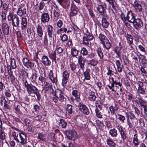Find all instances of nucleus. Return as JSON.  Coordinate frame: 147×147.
<instances>
[{
  "label": "nucleus",
  "mask_w": 147,
  "mask_h": 147,
  "mask_svg": "<svg viewBox=\"0 0 147 147\" xmlns=\"http://www.w3.org/2000/svg\"><path fill=\"white\" fill-rule=\"evenodd\" d=\"M24 84L28 95L32 97L34 96L36 92L38 91L37 88L31 83H28L26 80H25V82H24Z\"/></svg>",
  "instance_id": "obj_1"
},
{
  "label": "nucleus",
  "mask_w": 147,
  "mask_h": 147,
  "mask_svg": "<svg viewBox=\"0 0 147 147\" xmlns=\"http://www.w3.org/2000/svg\"><path fill=\"white\" fill-rule=\"evenodd\" d=\"M8 21H11L13 27H17L19 24V20L18 16L16 14L9 13L7 17Z\"/></svg>",
  "instance_id": "obj_2"
},
{
  "label": "nucleus",
  "mask_w": 147,
  "mask_h": 147,
  "mask_svg": "<svg viewBox=\"0 0 147 147\" xmlns=\"http://www.w3.org/2000/svg\"><path fill=\"white\" fill-rule=\"evenodd\" d=\"M64 97L63 93L62 90L57 89L55 91V94H53V100L55 102H58V99L59 100H61L64 99Z\"/></svg>",
  "instance_id": "obj_3"
},
{
  "label": "nucleus",
  "mask_w": 147,
  "mask_h": 147,
  "mask_svg": "<svg viewBox=\"0 0 147 147\" xmlns=\"http://www.w3.org/2000/svg\"><path fill=\"white\" fill-rule=\"evenodd\" d=\"M13 137L14 139L18 142H20L21 144L24 145L26 144L27 141V139L26 135L24 133H20L19 134L18 139L16 137V135H13Z\"/></svg>",
  "instance_id": "obj_4"
},
{
  "label": "nucleus",
  "mask_w": 147,
  "mask_h": 147,
  "mask_svg": "<svg viewBox=\"0 0 147 147\" xmlns=\"http://www.w3.org/2000/svg\"><path fill=\"white\" fill-rule=\"evenodd\" d=\"M67 138L70 140H74L76 138V132L74 130H68L64 131Z\"/></svg>",
  "instance_id": "obj_5"
},
{
  "label": "nucleus",
  "mask_w": 147,
  "mask_h": 147,
  "mask_svg": "<svg viewBox=\"0 0 147 147\" xmlns=\"http://www.w3.org/2000/svg\"><path fill=\"white\" fill-rule=\"evenodd\" d=\"M62 82L61 84L63 87L66 86L69 78V73L68 71L65 70L62 74Z\"/></svg>",
  "instance_id": "obj_6"
},
{
  "label": "nucleus",
  "mask_w": 147,
  "mask_h": 147,
  "mask_svg": "<svg viewBox=\"0 0 147 147\" xmlns=\"http://www.w3.org/2000/svg\"><path fill=\"white\" fill-rule=\"evenodd\" d=\"M72 94L73 96H74L75 98H74L73 97H71L70 98V100L72 102H74L75 99H76L78 102H79L80 101V93L77 90H73L72 91Z\"/></svg>",
  "instance_id": "obj_7"
},
{
  "label": "nucleus",
  "mask_w": 147,
  "mask_h": 147,
  "mask_svg": "<svg viewBox=\"0 0 147 147\" xmlns=\"http://www.w3.org/2000/svg\"><path fill=\"white\" fill-rule=\"evenodd\" d=\"M118 109V107L116 104H115L113 105H112L109 107V109L112 116L111 117V119L114 120L115 118L117 117V115L115 114V111H117Z\"/></svg>",
  "instance_id": "obj_8"
},
{
  "label": "nucleus",
  "mask_w": 147,
  "mask_h": 147,
  "mask_svg": "<svg viewBox=\"0 0 147 147\" xmlns=\"http://www.w3.org/2000/svg\"><path fill=\"white\" fill-rule=\"evenodd\" d=\"M132 23L134 28L138 30L143 26L142 22L140 19H136Z\"/></svg>",
  "instance_id": "obj_9"
},
{
  "label": "nucleus",
  "mask_w": 147,
  "mask_h": 147,
  "mask_svg": "<svg viewBox=\"0 0 147 147\" xmlns=\"http://www.w3.org/2000/svg\"><path fill=\"white\" fill-rule=\"evenodd\" d=\"M136 84L138 85V91L141 94H145V90L143 87L144 86L143 83L141 81H138Z\"/></svg>",
  "instance_id": "obj_10"
},
{
  "label": "nucleus",
  "mask_w": 147,
  "mask_h": 147,
  "mask_svg": "<svg viewBox=\"0 0 147 147\" xmlns=\"http://www.w3.org/2000/svg\"><path fill=\"white\" fill-rule=\"evenodd\" d=\"M49 78L53 83L57 82V75L56 74H54L52 70H51L49 73Z\"/></svg>",
  "instance_id": "obj_11"
},
{
  "label": "nucleus",
  "mask_w": 147,
  "mask_h": 147,
  "mask_svg": "<svg viewBox=\"0 0 147 147\" xmlns=\"http://www.w3.org/2000/svg\"><path fill=\"white\" fill-rule=\"evenodd\" d=\"M24 65L27 68H31L34 66V64L27 58H24L22 59Z\"/></svg>",
  "instance_id": "obj_12"
},
{
  "label": "nucleus",
  "mask_w": 147,
  "mask_h": 147,
  "mask_svg": "<svg viewBox=\"0 0 147 147\" xmlns=\"http://www.w3.org/2000/svg\"><path fill=\"white\" fill-rule=\"evenodd\" d=\"M136 19L132 12L131 11H128L127 14V20L133 23Z\"/></svg>",
  "instance_id": "obj_13"
},
{
  "label": "nucleus",
  "mask_w": 147,
  "mask_h": 147,
  "mask_svg": "<svg viewBox=\"0 0 147 147\" xmlns=\"http://www.w3.org/2000/svg\"><path fill=\"white\" fill-rule=\"evenodd\" d=\"M119 46L116 47L114 49V51L116 53V55L119 58L121 57V50L123 48L122 46L121 45V43L119 42Z\"/></svg>",
  "instance_id": "obj_14"
},
{
  "label": "nucleus",
  "mask_w": 147,
  "mask_h": 147,
  "mask_svg": "<svg viewBox=\"0 0 147 147\" xmlns=\"http://www.w3.org/2000/svg\"><path fill=\"white\" fill-rule=\"evenodd\" d=\"M27 22L26 18L22 17L21 19L20 27L21 30H23L26 29L27 27Z\"/></svg>",
  "instance_id": "obj_15"
},
{
  "label": "nucleus",
  "mask_w": 147,
  "mask_h": 147,
  "mask_svg": "<svg viewBox=\"0 0 147 147\" xmlns=\"http://www.w3.org/2000/svg\"><path fill=\"white\" fill-rule=\"evenodd\" d=\"M78 63L80 66V67L83 70L84 69V65L85 60L81 55L78 56Z\"/></svg>",
  "instance_id": "obj_16"
},
{
  "label": "nucleus",
  "mask_w": 147,
  "mask_h": 147,
  "mask_svg": "<svg viewBox=\"0 0 147 147\" xmlns=\"http://www.w3.org/2000/svg\"><path fill=\"white\" fill-rule=\"evenodd\" d=\"M78 106L80 107V109L81 111L83 113L86 115H88L89 113L88 109L85 105H83L81 103H79Z\"/></svg>",
  "instance_id": "obj_17"
},
{
  "label": "nucleus",
  "mask_w": 147,
  "mask_h": 147,
  "mask_svg": "<svg viewBox=\"0 0 147 147\" xmlns=\"http://www.w3.org/2000/svg\"><path fill=\"white\" fill-rule=\"evenodd\" d=\"M78 11V9L74 4H72L71 9V12L69 15L70 16H73L76 15Z\"/></svg>",
  "instance_id": "obj_18"
},
{
  "label": "nucleus",
  "mask_w": 147,
  "mask_h": 147,
  "mask_svg": "<svg viewBox=\"0 0 147 147\" xmlns=\"http://www.w3.org/2000/svg\"><path fill=\"white\" fill-rule=\"evenodd\" d=\"M41 21L43 23L48 22L49 20L50 17L47 13H42L41 16Z\"/></svg>",
  "instance_id": "obj_19"
},
{
  "label": "nucleus",
  "mask_w": 147,
  "mask_h": 147,
  "mask_svg": "<svg viewBox=\"0 0 147 147\" xmlns=\"http://www.w3.org/2000/svg\"><path fill=\"white\" fill-rule=\"evenodd\" d=\"M2 24V30L4 35H7L9 33V28L8 25L5 23L3 21Z\"/></svg>",
  "instance_id": "obj_20"
},
{
  "label": "nucleus",
  "mask_w": 147,
  "mask_h": 147,
  "mask_svg": "<svg viewBox=\"0 0 147 147\" xmlns=\"http://www.w3.org/2000/svg\"><path fill=\"white\" fill-rule=\"evenodd\" d=\"M41 61L44 64L47 66L49 65L51 63V61L45 55H44L42 57Z\"/></svg>",
  "instance_id": "obj_21"
},
{
  "label": "nucleus",
  "mask_w": 147,
  "mask_h": 147,
  "mask_svg": "<svg viewBox=\"0 0 147 147\" xmlns=\"http://www.w3.org/2000/svg\"><path fill=\"white\" fill-rule=\"evenodd\" d=\"M26 8L22 9L19 7L17 11V14L20 16H22L26 14Z\"/></svg>",
  "instance_id": "obj_22"
},
{
  "label": "nucleus",
  "mask_w": 147,
  "mask_h": 147,
  "mask_svg": "<svg viewBox=\"0 0 147 147\" xmlns=\"http://www.w3.org/2000/svg\"><path fill=\"white\" fill-rule=\"evenodd\" d=\"M103 17L102 20V25L105 28H107L108 27L109 23L107 20V17Z\"/></svg>",
  "instance_id": "obj_23"
},
{
  "label": "nucleus",
  "mask_w": 147,
  "mask_h": 147,
  "mask_svg": "<svg viewBox=\"0 0 147 147\" xmlns=\"http://www.w3.org/2000/svg\"><path fill=\"white\" fill-rule=\"evenodd\" d=\"M97 9L101 15L103 16H105L104 13L105 8L102 5H99L97 7Z\"/></svg>",
  "instance_id": "obj_24"
},
{
  "label": "nucleus",
  "mask_w": 147,
  "mask_h": 147,
  "mask_svg": "<svg viewBox=\"0 0 147 147\" xmlns=\"http://www.w3.org/2000/svg\"><path fill=\"white\" fill-rule=\"evenodd\" d=\"M47 79L41 76H40L38 78V82L42 86H43L46 82Z\"/></svg>",
  "instance_id": "obj_25"
},
{
  "label": "nucleus",
  "mask_w": 147,
  "mask_h": 147,
  "mask_svg": "<svg viewBox=\"0 0 147 147\" xmlns=\"http://www.w3.org/2000/svg\"><path fill=\"white\" fill-rule=\"evenodd\" d=\"M37 31L38 35L40 37H41L43 34L42 27L40 25L38 24L37 28Z\"/></svg>",
  "instance_id": "obj_26"
},
{
  "label": "nucleus",
  "mask_w": 147,
  "mask_h": 147,
  "mask_svg": "<svg viewBox=\"0 0 147 147\" xmlns=\"http://www.w3.org/2000/svg\"><path fill=\"white\" fill-rule=\"evenodd\" d=\"M59 125L60 126L63 128H66L67 125V122L63 119H61L59 120Z\"/></svg>",
  "instance_id": "obj_27"
},
{
  "label": "nucleus",
  "mask_w": 147,
  "mask_h": 147,
  "mask_svg": "<svg viewBox=\"0 0 147 147\" xmlns=\"http://www.w3.org/2000/svg\"><path fill=\"white\" fill-rule=\"evenodd\" d=\"M90 70L89 69H87L86 71L84 72V81L85 79L87 80H89L90 78Z\"/></svg>",
  "instance_id": "obj_28"
},
{
  "label": "nucleus",
  "mask_w": 147,
  "mask_h": 147,
  "mask_svg": "<svg viewBox=\"0 0 147 147\" xmlns=\"http://www.w3.org/2000/svg\"><path fill=\"white\" fill-rule=\"evenodd\" d=\"M102 43L104 47L107 50L109 49L111 47V45L108 40L105 41H103Z\"/></svg>",
  "instance_id": "obj_29"
},
{
  "label": "nucleus",
  "mask_w": 147,
  "mask_h": 147,
  "mask_svg": "<svg viewBox=\"0 0 147 147\" xmlns=\"http://www.w3.org/2000/svg\"><path fill=\"white\" fill-rule=\"evenodd\" d=\"M109 134L112 137H116L117 135V131L116 129L113 128L109 131Z\"/></svg>",
  "instance_id": "obj_30"
},
{
  "label": "nucleus",
  "mask_w": 147,
  "mask_h": 147,
  "mask_svg": "<svg viewBox=\"0 0 147 147\" xmlns=\"http://www.w3.org/2000/svg\"><path fill=\"white\" fill-rule=\"evenodd\" d=\"M88 97L90 100L94 101L95 100L96 97L95 93L94 92L91 91L89 92Z\"/></svg>",
  "instance_id": "obj_31"
},
{
  "label": "nucleus",
  "mask_w": 147,
  "mask_h": 147,
  "mask_svg": "<svg viewBox=\"0 0 147 147\" xmlns=\"http://www.w3.org/2000/svg\"><path fill=\"white\" fill-rule=\"evenodd\" d=\"M96 51L98 56L100 59H102L103 58V55L102 51L100 47H98L96 49Z\"/></svg>",
  "instance_id": "obj_32"
},
{
  "label": "nucleus",
  "mask_w": 147,
  "mask_h": 147,
  "mask_svg": "<svg viewBox=\"0 0 147 147\" xmlns=\"http://www.w3.org/2000/svg\"><path fill=\"white\" fill-rule=\"evenodd\" d=\"M71 52L73 57H76L78 55L79 51L77 50L75 47H74L71 49Z\"/></svg>",
  "instance_id": "obj_33"
},
{
  "label": "nucleus",
  "mask_w": 147,
  "mask_h": 147,
  "mask_svg": "<svg viewBox=\"0 0 147 147\" xmlns=\"http://www.w3.org/2000/svg\"><path fill=\"white\" fill-rule=\"evenodd\" d=\"M127 43L129 44V46H131L133 44V38L130 35L127 34Z\"/></svg>",
  "instance_id": "obj_34"
},
{
  "label": "nucleus",
  "mask_w": 147,
  "mask_h": 147,
  "mask_svg": "<svg viewBox=\"0 0 147 147\" xmlns=\"http://www.w3.org/2000/svg\"><path fill=\"white\" fill-rule=\"evenodd\" d=\"M116 64L117 67L118 71L119 72H121L122 71V65H121L120 61L119 60H117L116 62Z\"/></svg>",
  "instance_id": "obj_35"
},
{
  "label": "nucleus",
  "mask_w": 147,
  "mask_h": 147,
  "mask_svg": "<svg viewBox=\"0 0 147 147\" xmlns=\"http://www.w3.org/2000/svg\"><path fill=\"white\" fill-rule=\"evenodd\" d=\"M53 26L51 25H49L47 27V30L49 36L50 37H52L53 34Z\"/></svg>",
  "instance_id": "obj_36"
},
{
  "label": "nucleus",
  "mask_w": 147,
  "mask_h": 147,
  "mask_svg": "<svg viewBox=\"0 0 147 147\" xmlns=\"http://www.w3.org/2000/svg\"><path fill=\"white\" fill-rule=\"evenodd\" d=\"M107 142L108 145L110 147H115V144L111 139H108Z\"/></svg>",
  "instance_id": "obj_37"
},
{
  "label": "nucleus",
  "mask_w": 147,
  "mask_h": 147,
  "mask_svg": "<svg viewBox=\"0 0 147 147\" xmlns=\"http://www.w3.org/2000/svg\"><path fill=\"white\" fill-rule=\"evenodd\" d=\"M96 107L97 109H98V110H100L102 109L101 106L102 105V103H101V101L99 100H97L96 102Z\"/></svg>",
  "instance_id": "obj_38"
},
{
  "label": "nucleus",
  "mask_w": 147,
  "mask_h": 147,
  "mask_svg": "<svg viewBox=\"0 0 147 147\" xmlns=\"http://www.w3.org/2000/svg\"><path fill=\"white\" fill-rule=\"evenodd\" d=\"M59 10L57 7L56 6L55 7V9L53 11V14L54 16L55 17L57 18L59 16L60 14L59 13Z\"/></svg>",
  "instance_id": "obj_39"
},
{
  "label": "nucleus",
  "mask_w": 147,
  "mask_h": 147,
  "mask_svg": "<svg viewBox=\"0 0 147 147\" xmlns=\"http://www.w3.org/2000/svg\"><path fill=\"white\" fill-rule=\"evenodd\" d=\"M48 138L50 140L55 142L56 140L55 138V134L52 133H50L48 135Z\"/></svg>",
  "instance_id": "obj_40"
},
{
  "label": "nucleus",
  "mask_w": 147,
  "mask_h": 147,
  "mask_svg": "<svg viewBox=\"0 0 147 147\" xmlns=\"http://www.w3.org/2000/svg\"><path fill=\"white\" fill-rule=\"evenodd\" d=\"M66 110L69 114H71L73 112L72 106L71 105H67Z\"/></svg>",
  "instance_id": "obj_41"
},
{
  "label": "nucleus",
  "mask_w": 147,
  "mask_h": 147,
  "mask_svg": "<svg viewBox=\"0 0 147 147\" xmlns=\"http://www.w3.org/2000/svg\"><path fill=\"white\" fill-rule=\"evenodd\" d=\"M49 57L53 61H55L56 60V54L55 51H53L49 54Z\"/></svg>",
  "instance_id": "obj_42"
},
{
  "label": "nucleus",
  "mask_w": 147,
  "mask_h": 147,
  "mask_svg": "<svg viewBox=\"0 0 147 147\" xmlns=\"http://www.w3.org/2000/svg\"><path fill=\"white\" fill-rule=\"evenodd\" d=\"M99 38L101 42V43L103 42V41H105L108 40L107 38L102 34H99Z\"/></svg>",
  "instance_id": "obj_43"
},
{
  "label": "nucleus",
  "mask_w": 147,
  "mask_h": 147,
  "mask_svg": "<svg viewBox=\"0 0 147 147\" xmlns=\"http://www.w3.org/2000/svg\"><path fill=\"white\" fill-rule=\"evenodd\" d=\"M46 135L43 134L42 133L38 134V138L43 141H45L46 139Z\"/></svg>",
  "instance_id": "obj_44"
},
{
  "label": "nucleus",
  "mask_w": 147,
  "mask_h": 147,
  "mask_svg": "<svg viewBox=\"0 0 147 147\" xmlns=\"http://www.w3.org/2000/svg\"><path fill=\"white\" fill-rule=\"evenodd\" d=\"M10 61L11 66L12 69H14L16 68V65L15 59H11Z\"/></svg>",
  "instance_id": "obj_45"
},
{
  "label": "nucleus",
  "mask_w": 147,
  "mask_h": 147,
  "mask_svg": "<svg viewBox=\"0 0 147 147\" xmlns=\"http://www.w3.org/2000/svg\"><path fill=\"white\" fill-rule=\"evenodd\" d=\"M98 63L97 61L92 59L88 61V64L94 66H96Z\"/></svg>",
  "instance_id": "obj_46"
},
{
  "label": "nucleus",
  "mask_w": 147,
  "mask_h": 147,
  "mask_svg": "<svg viewBox=\"0 0 147 147\" xmlns=\"http://www.w3.org/2000/svg\"><path fill=\"white\" fill-rule=\"evenodd\" d=\"M69 65L70 68L72 71H73L76 70V65L74 63L70 62Z\"/></svg>",
  "instance_id": "obj_47"
},
{
  "label": "nucleus",
  "mask_w": 147,
  "mask_h": 147,
  "mask_svg": "<svg viewBox=\"0 0 147 147\" xmlns=\"http://www.w3.org/2000/svg\"><path fill=\"white\" fill-rule=\"evenodd\" d=\"M118 119L122 123H124V121L125 119V117L124 116L121 114H118Z\"/></svg>",
  "instance_id": "obj_48"
},
{
  "label": "nucleus",
  "mask_w": 147,
  "mask_h": 147,
  "mask_svg": "<svg viewBox=\"0 0 147 147\" xmlns=\"http://www.w3.org/2000/svg\"><path fill=\"white\" fill-rule=\"evenodd\" d=\"M80 52L83 56H86L87 55L88 52L86 48L83 47L81 49Z\"/></svg>",
  "instance_id": "obj_49"
},
{
  "label": "nucleus",
  "mask_w": 147,
  "mask_h": 147,
  "mask_svg": "<svg viewBox=\"0 0 147 147\" xmlns=\"http://www.w3.org/2000/svg\"><path fill=\"white\" fill-rule=\"evenodd\" d=\"M133 142L135 146H136L138 144V140L137 138V134H135L133 138Z\"/></svg>",
  "instance_id": "obj_50"
},
{
  "label": "nucleus",
  "mask_w": 147,
  "mask_h": 147,
  "mask_svg": "<svg viewBox=\"0 0 147 147\" xmlns=\"http://www.w3.org/2000/svg\"><path fill=\"white\" fill-rule=\"evenodd\" d=\"M55 51L57 53L60 54L62 52L63 49L60 47L57 46Z\"/></svg>",
  "instance_id": "obj_51"
},
{
  "label": "nucleus",
  "mask_w": 147,
  "mask_h": 147,
  "mask_svg": "<svg viewBox=\"0 0 147 147\" xmlns=\"http://www.w3.org/2000/svg\"><path fill=\"white\" fill-rule=\"evenodd\" d=\"M83 44L88 46L89 44V41L86 36H84L83 38Z\"/></svg>",
  "instance_id": "obj_52"
},
{
  "label": "nucleus",
  "mask_w": 147,
  "mask_h": 147,
  "mask_svg": "<svg viewBox=\"0 0 147 147\" xmlns=\"http://www.w3.org/2000/svg\"><path fill=\"white\" fill-rule=\"evenodd\" d=\"M99 110L98 109H96L95 110V112L97 117L98 118H102V115L99 111Z\"/></svg>",
  "instance_id": "obj_53"
},
{
  "label": "nucleus",
  "mask_w": 147,
  "mask_h": 147,
  "mask_svg": "<svg viewBox=\"0 0 147 147\" xmlns=\"http://www.w3.org/2000/svg\"><path fill=\"white\" fill-rule=\"evenodd\" d=\"M111 80L112 82L115 84L116 85H118L119 86L121 87L122 85L120 84L119 81H118L117 80H114V78H111Z\"/></svg>",
  "instance_id": "obj_54"
},
{
  "label": "nucleus",
  "mask_w": 147,
  "mask_h": 147,
  "mask_svg": "<svg viewBox=\"0 0 147 147\" xmlns=\"http://www.w3.org/2000/svg\"><path fill=\"white\" fill-rule=\"evenodd\" d=\"M68 39V37L65 34H64L61 36V40L62 41L64 42L67 41Z\"/></svg>",
  "instance_id": "obj_55"
},
{
  "label": "nucleus",
  "mask_w": 147,
  "mask_h": 147,
  "mask_svg": "<svg viewBox=\"0 0 147 147\" xmlns=\"http://www.w3.org/2000/svg\"><path fill=\"white\" fill-rule=\"evenodd\" d=\"M9 77L11 79V82L12 83L14 82L15 81V77L13 75V74L12 73H10L9 71Z\"/></svg>",
  "instance_id": "obj_56"
},
{
  "label": "nucleus",
  "mask_w": 147,
  "mask_h": 147,
  "mask_svg": "<svg viewBox=\"0 0 147 147\" xmlns=\"http://www.w3.org/2000/svg\"><path fill=\"white\" fill-rule=\"evenodd\" d=\"M120 17L121 20L123 22H125L127 20V16L125 17V15L122 13H121L120 14Z\"/></svg>",
  "instance_id": "obj_57"
},
{
  "label": "nucleus",
  "mask_w": 147,
  "mask_h": 147,
  "mask_svg": "<svg viewBox=\"0 0 147 147\" xmlns=\"http://www.w3.org/2000/svg\"><path fill=\"white\" fill-rule=\"evenodd\" d=\"M120 17L121 20L123 22H125L127 20V16L125 17V15L122 13H121L120 14Z\"/></svg>",
  "instance_id": "obj_58"
},
{
  "label": "nucleus",
  "mask_w": 147,
  "mask_h": 147,
  "mask_svg": "<svg viewBox=\"0 0 147 147\" xmlns=\"http://www.w3.org/2000/svg\"><path fill=\"white\" fill-rule=\"evenodd\" d=\"M138 100L140 105L142 107L143 106L146 104L144 101L141 98H139L138 99Z\"/></svg>",
  "instance_id": "obj_59"
},
{
  "label": "nucleus",
  "mask_w": 147,
  "mask_h": 147,
  "mask_svg": "<svg viewBox=\"0 0 147 147\" xmlns=\"http://www.w3.org/2000/svg\"><path fill=\"white\" fill-rule=\"evenodd\" d=\"M86 37H87V38L88 40L89 41H90V40H92L93 39V36H92V34L90 33H89L88 34H86Z\"/></svg>",
  "instance_id": "obj_60"
},
{
  "label": "nucleus",
  "mask_w": 147,
  "mask_h": 147,
  "mask_svg": "<svg viewBox=\"0 0 147 147\" xmlns=\"http://www.w3.org/2000/svg\"><path fill=\"white\" fill-rule=\"evenodd\" d=\"M64 3L62 5V6H65V7H67L70 5V2L66 0L64 1Z\"/></svg>",
  "instance_id": "obj_61"
},
{
  "label": "nucleus",
  "mask_w": 147,
  "mask_h": 147,
  "mask_svg": "<svg viewBox=\"0 0 147 147\" xmlns=\"http://www.w3.org/2000/svg\"><path fill=\"white\" fill-rule=\"evenodd\" d=\"M139 49L142 52L146 53V51L145 48L142 45H140L138 46Z\"/></svg>",
  "instance_id": "obj_62"
},
{
  "label": "nucleus",
  "mask_w": 147,
  "mask_h": 147,
  "mask_svg": "<svg viewBox=\"0 0 147 147\" xmlns=\"http://www.w3.org/2000/svg\"><path fill=\"white\" fill-rule=\"evenodd\" d=\"M31 78L32 81L33 82H34L36 79V74H32L31 75Z\"/></svg>",
  "instance_id": "obj_63"
},
{
  "label": "nucleus",
  "mask_w": 147,
  "mask_h": 147,
  "mask_svg": "<svg viewBox=\"0 0 147 147\" xmlns=\"http://www.w3.org/2000/svg\"><path fill=\"white\" fill-rule=\"evenodd\" d=\"M105 124L107 127L108 128H111L112 126L110 121H107L105 122Z\"/></svg>",
  "instance_id": "obj_64"
}]
</instances>
